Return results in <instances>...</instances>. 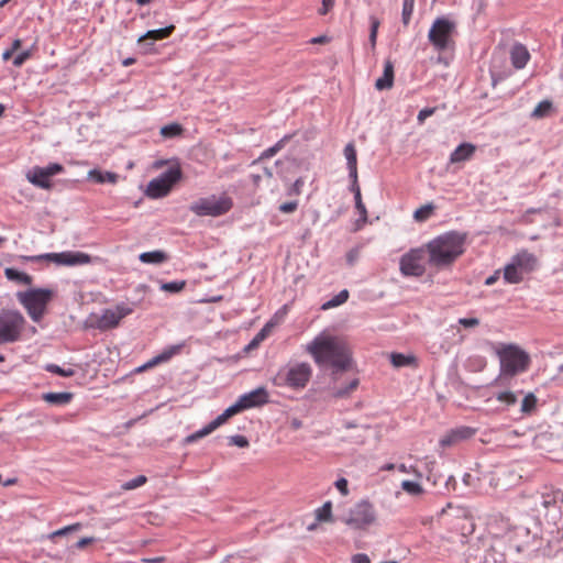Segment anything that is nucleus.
<instances>
[{
  "label": "nucleus",
  "instance_id": "338daca9",
  "mask_svg": "<svg viewBox=\"0 0 563 563\" xmlns=\"http://www.w3.org/2000/svg\"><path fill=\"white\" fill-rule=\"evenodd\" d=\"M135 62H136V59H135V58H133V57H128V58H125V59H123V60H122V65H123L124 67H128V66H131V65L135 64Z\"/></svg>",
  "mask_w": 563,
  "mask_h": 563
},
{
  "label": "nucleus",
  "instance_id": "c9c22d12",
  "mask_svg": "<svg viewBox=\"0 0 563 563\" xmlns=\"http://www.w3.org/2000/svg\"><path fill=\"white\" fill-rule=\"evenodd\" d=\"M347 299H349V291L346 289H343L336 296H334L331 300L323 303L322 309L327 310L330 308L338 307V306L344 303Z\"/></svg>",
  "mask_w": 563,
  "mask_h": 563
},
{
  "label": "nucleus",
  "instance_id": "bb28decb",
  "mask_svg": "<svg viewBox=\"0 0 563 563\" xmlns=\"http://www.w3.org/2000/svg\"><path fill=\"white\" fill-rule=\"evenodd\" d=\"M174 30H175V26L174 25H169V26H166L164 29L147 31L143 36H141L139 38V42L141 43V42H143L145 40H153V41L165 40V38H167V37H169L172 35Z\"/></svg>",
  "mask_w": 563,
  "mask_h": 563
},
{
  "label": "nucleus",
  "instance_id": "4be33fe9",
  "mask_svg": "<svg viewBox=\"0 0 563 563\" xmlns=\"http://www.w3.org/2000/svg\"><path fill=\"white\" fill-rule=\"evenodd\" d=\"M394 85V65L390 60H386L384 64V73L382 77H379L375 87L377 90L390 89Z\"/></svg>",
  "mask_w": 563,
  "mask_h": 563
},
{
  "label": "nucleus",
  "instance_id": "6ab92c4d",
  "mask_svg": "<svg viewBox=\"0 0 563 563\" xmlns=\"http://www.w3.org/2000/svg\"><path fill=\"white\" fill-rule=\"evenodd\" d=\"M476 146L472 143L460 144L450 155V163L456 164L468 161L475 153Z\"/></svg>",
  "mask_w": 563,
  "mask_h": 563
},
{
  "label": "nucleus",
  "instance_id": "7ed1b4c3",
  "mask_svg": "<svg viewBox=\"0 0 563 563\" xmlns=\"http://www.w3.org/2000/svg\"><path fill=\"white\" fill-rule=\"evenodd\" d=\"M269 401V396L265 387H258L247 394L240 396L238 401L227 408L220 416H218L214 420L203 427L201 430L197 431L192 435L188 438V441H195L197 439L203 438L220 426L225 423L231 417L234 415L253 407H261L266 405Z\"/></svg>",
  "mask_w": 563,
  "mask_h": 563
},
{
  "label": "nucleus",
  "instance_id": "c85d7f7f",
  "mask_svg": "<svg viewBox=\"0 0 563 563\" xmlns=\"http://www.w3.org/2000/svg\"><path fill=\"white\" fill-rule=\"evenodd\" d=\"M142 263L161 264L167 261V255L163 251L144 252L139 256Z\"/></svg>",
  "mask_w": 563,
  "mask_h": 563
},
{
  "label": "nucleus",
  "instance_id": "473e14b6",
  "mask_svg": "<svg viewBox=\"0 0 563 563\" xmlns=\"http://www.w3.org/2000/svg\"><path fill=\"white\" fill-rule=\"evenodd\" d=\"M184 129L178 123H170L167 125H164L161 129V135L166 139H172L181 135Z\"/></svg>",
  "mask_w": 563,
  "mask_h": 563
},
{
  "label": "nucleus",
  "instance_id": "79ce46f5",
  "mask_svg": "<svg viewBox=\"0 0 563 563\" xmlns=\"http://www.w3.org/2000/svg\"><path fill=\"white\" fill-rule=\"evenodd\" d=\"M413 7H415L413 1L404 0L401 16H402V23L405 25H408L410 22V19H411L412 12H413Z\"/></svg>",
  "mask_w": 563,
  "mask_h": 563
},
{
  "label": "nucleus",
  "instance_id": "f257e3e1",
  "mask_svg": "<svg viewBox=\"0 0 563 563\" xmlns=\"http://www.w3.org/2000/svg\"><path fill=\"white\" fill-rule=\"evenodd\" d=\"M306 351L312 356L316 364L329 365L333 368V397H349L357 388L358 379L356 377L352 378L346 387L336 385L340 378L339 373L349 369L352 361L351 350L342 338L321 332L306 346Z\"/></svg>",
  "mask_w": 563,
  "mask_h": 563
},
{
  "label": "nucleus",
  "instance_id": "2f4dec72",
  "mask_svg": "<svg viewBox=\"0 0 563 563\" xmlns=\"http://www.w3.org/2000/svg\"><path fill=\"white\" fill-rule=\"evenodd\" d=\"M314 515L319 522H332V503L325 501L321 507L316 509Z\"/></svg>",
  "mask_w": 563,
  "mask_h": 563
},
{
  "label": "nucleus",
  "instance_id": "4468645a",
  "mask_svg": "<svg viewBox=\"0 0 563 563\" xmlns=\"http://www.w3.org/2000/svg\"><path fill=\"white\" fill-rule=\"evenodd\" d=\"M32 261L46 260L54 262L57 265L75 266L86 265L91 263V256L82 252H62V253H47L40 256H34Z\"/></svg>",
  "mask_w": 563,
  "mask_h": 563
},
{
  "label": "nucleus",
  "instance_id": "9d476101",
  "mask_svg": "<svg viewBox=\"0 0 563 563\" xmlns=\"http://www.w3.org/2000/svg\"><path fill=\"white\" fill-rule=\"evenodd\" d=\"M454 30L455 24L452 21L446 18H438L429 30L428 40L438 52H443L453 43Z\"/></svg>",
  "mask_w": 563,
  "mask_h": 563
},
{
  "label": "nucleus",
  "instance_id": "a211bd4d",
  "mask_svg": "<svg viewBox=\"0 0 563 563\" xmlns=\"http://www.w3.org/2000/svg\"><path fill=\"white\" fill-rule=\"evenodd\" d=\"M179 351V347L178 346H172L169 347L168 350H165L164 352H162L159 355L153 357L152 360H150L148 362H146L145 364H143L142 366H139L137 368H135V373H142V372H145L161 363H164V362H167L169 361L175 354H177Z\"/></svg>",
  "mask_w": 563,
  "mask_h": 563
},
{
  "label": "nucleus",
  "instance_id": "052dcab7",
  "mask_svg": "<svg viewBox=\"0 0 563 563\" xmlns=\"http://www.w3.org/2000/svg\"><path fill=\"white\" fill-rule=\"evenodd\" d=\"M352 563H371V560L367 554L357 553L352 556Z\"/></svg>",
  "mask_w": 563,
  "mask_h": 563
},
{
  "label": "nucleus",
  "instance_id": "49530a36",
  "mask_svg": "<svg viewBox=\"0 0 563 563\" xmlns=\"http://www.w3.org/2000/svg\"><path fill=\"white\" fill-rule=\"evenodd\" d=\"M496 399L500 402H505L508 406H512L517 402V396L512 391H501L497 394Z\"/></svg>",
  "mask_w": 563,
  "mask_h": 563
},
{
  "label": "nucleus",
  "instance_id": "09e8293b",
  "mask_svg": "<svg viewBox=\"0 0 563 563\" xmlns=\"http://www.w3.org/2000/svg\"><path fill=\"white\" fill-rule=\"evenodd\" d=\"M398 471L405 474H413L417 478L422 477V473L415 465L407 466L406 464H399L397 466Z\"/></svg>",
  "mask_w": 563,
  "mask_h": 563
},
{
  "label": "nucleus",
  "instance_id": "ddd939ff",
  "mask_svg": "<svg viewBox=\"0 0 563 563\" xmlns=\"http://www.w3.org/2000/svg\"><path fill=\"white\" fill-rule=\"evenodd\" d=\"M64 172V166L58 163H51L46 167L35 166L25 175L26 179L41 189L51 190L53 183L51 177Z\"/></svg>",
  "mask_w": 563,
  "mask_h": 563
},
{
  "label": "nucleus",
  "instance_id": "b1692460",
  "mask_svg": "<svg viewBox=\"0 0 563 563\" xmlns=\"http://www.w3.org/2000/svg\"><path fill=\"white\" fill-rule=\"evenodd\" d=\"M118 178V174L112 172H101L99 169H91L88 172V179L93 180L97 184H115Z\"/></svg>",
  "mask_w": 563,
  "mask_h": 563
},
{
  "label": "nucleus",
  "instance_id": "3c124183",
  "mask_svg": "<svg viewBox=\"0 0 563 563\" xmlns=\"http://www.w3.org/2000/svg\"><path fill=\"white\" fill-rule=\"evenodd\" d=\"M279 211L283 213H292L298 209V201L284 202L279 206Z\"/></svg>",
  "mask_w": 563,
  "mask_h": 563
},
{
  "label": "nucleus",
  "instance_id": "0eeeda50",
  "mask_svg": "<svg viewBox=\"0 0 563 563\" xmlns=\"http://www.w3.org/2000/svg\"><path fill=\"white\" fill-rule=\"evenodd\" d=\"M26 320L18 310H3L0 312V345L14 343L21 340Z\"/></svg>",
  "mask_w": 563,
  "mask_h": 563
},
{
  "label": "nucleus",
  "instance_id": "0e129e2a",
  "mask_svg": "<svg viewBox=\"0 0 563 563\" xmlns=\"http://www.w3.org/2000/svg\"><path fill=\"white\" fill-rule=\"evenodd\" d=\"M21 46H22V41L20 38H15L11 44V47H10L11 52L15 53L16 51H19L21 48Z\"/></svg>",
  "mask_w": 563,
  "mask_h": 563
},
{
  "label": "nucleus",
  "instance_id": "f3484780",
  "mask_svg": "<svg viewBox=\"0 0 563 563\" xmlns=\"http://www.w3.org/2000/svg\"><path fill=\"white\" fill-rule=\"evenodd\" d=\"M511 261L523 273V275L531 273L537 267L538 263L537 257L527 250L519 251L512 256Z\"/></svg>",
  "mask_w": 563,
  "mask_h": 563
},
{
  "label": "nucleus",
  "instance_id": "7c9ffc66",
  "mask_svg": "<svg viewBox=\"0 0 563 563\" xmlns=\"http://www.w3.org/2000/svg\"><path fill=\"white\" fill-rule=\"evenodd\" d=\"M290 139H291V135H285L275 145L266 148L261 154L260 159H268V158L275 156L278 152H280L285 147V145L289 142Z\"/></svg>",
  "mask_w": 563,
  "mask_h": 563
},
{
  "label": "nucleus",
  "instance_id": "c03bdc74",
  "mask_svg": "<svg viewBox=\"0 0 563 563\" xmlns=\"http://www.w3.org/2000/svg\"><path fill=\"white\" fill-rule=\"evenodd\" d=\"M80 529H81V523L77 522V523H74V525H70V526H67V527H64L62 529H58V530L54 531L49 536V538L54 539L55 537L66 536L69 532L78 531Z\"/></svg>",
  "mask_w": 563,
  "mask_h": 563
},
{
  "label": "nucleus",
  "instance_id": "f704fd0d",
  "mask_svg": "<svg viewBox=\"0 0 563 563\" xmlns=\"http://www.w3.org/2000/svg\"><path fill=\"white\" fill-rule=\"evenodd\" d=\"M352 189H353L354 196H355V207L358 210L363 221L365 222L367 220V210L365 208V205L362 201L361 189H360L358 184L357 183H356V185L353 184Z\"/></svg>",
  "mask_w": 563,
  "mask_h": 563
},
{
  "label": "nucleus",
  "instance_id": "a19ab883",
  "mask_svg": "<svg viewBox=\"0 0 563 563\" xmlns=\"http://www.w3.org/2000/svg\"><path fill=\"white\" fill-rule=\"evenodd\" d=\"M186 287L185 280L164 283L161 289L167 292H179Z\"/></svg>",
  "mask_w": 563,
  "mask_h": 563
},
{
  "label": "nucleus",
  "instance_id": "e433bc0d",
  "mask_svg": "<svg viewBox=\"0 0 563 563\" xmlns=\"http://www.w3.org/2000/svg\"><path fill=\"white\" fill-rule=\"evenodd\" d=\"M379 20L375 16L371 18V32H369V44L371 48L374 52L376 48L377 33L379 27Z\"/></svg>",
  "mask_w": 563,
  "mask_h": 563
},
{
  "label": "nucleus",
  "instance_id": "412c9836",
  "mask_svg": "<svg viewBox=\"0 0 563 563\" xmlns=\"http://www.w3.org/2000/svg\"><path fill=\"white\" fill-rule=\"evenodd\" d=\"M344 156L347 162V169H349L350 178L352 179L354 185H356V181H357V155H356V150H355V146L353 143H349L344 147Z\"/></svg>",
  "mask_w": 563,
  "mask_h": 563
},
{
  "label": "nucleus",
  "instance_id": "39448f33",
  "mask_svg": "<svg viewBox=\"0 0 563 563\" xmlns=\"http://www.w3.org/2000/svg\"><path fill=\"white\" fill-rule=\"evenodd\" d=\"M312 377V367L307 362H289L280 367L273 378L277 387H287L291 390L305 389Z\"/></svg>",
  "mask_w": 563,
  "mask_h": 563
},
{
  "label": "nucleus",
  "instance_id": "2eb2a0df",
  "mask_svg": "<svg viewBox=\"0 0 563 563\" xmlns=\"http://www.w3.org/2000/svg\"><path fill=\"white\" fill-rule=\"evenodd\" d=\"M131 312L132 309L125 305H118L114 308L106 309L97 320V328L102 331L113 329L118 327L120 321Z\"/></svg>",
  "mask_w": 563,
  "mask_h": 563
},
{
  "label": "nucleus",
  "instance_id": "69168bd1",
  "mask_svg": "<svg viewBox=\"0 0 563 563\" xmlns=\"http://www.w3.org/2000/svg\"><path fill=\"white\" fill-rule=\"evenodd\" d=\"M13 54L14 52H11V48H8L2 53V59L7 62L12 58Z\"/></svg>",
  "mask_w": 563,
  "mask_h": 563
},
{
  "label": "nucleus",
  "instance_id": "13d9d810",
  "mask_svg": "<svg viewBox=\"0 0 563 563\" xmlns=\"http://www.w3.org/2000/svg\"><path fill=\"white\" fill-rule=\"evenodd\" d=\"M334 5V0H322V5L319 9L320 15H325Z\"/></svg>",
  "mask_w": 563,
  "mask_h": 563
},
{
  "label": "nucleus",
  "instance_id": "680f3d73",
  "mask_svg": "<svg viewBox=\"0 0 563 563\" xmlns=\"http://www.w3.org/2000/svg\"><path fill=\"white\" fill-rule=\"evenodd\" d=\"M499 276H500V271L498 269L492 276L486 278L485 285H487V286L494 285L499 279Z\"/></svg>",
  "mask_w": 563,
  "mask_h": 563
},
{
  "label": "nucleus",
  "instance_id": "c756f323",
  "mask_svg": "<svg viewBox=\"0 0 563 563\" xmlns=\"http://www.w3.org/2000/svg\"><path fill=\"white\" fill-rule=\"evenodd\" d=\"M4 275L9 280H14L23 285H31L33 282L32 276L14 268H5Z\"/></svg>",
  "mask_w": 563,
  "mask_h": 563
},
{
  "label": "nucleus",
  "instance_id": "5701e85b",
  "mask_svg": "<svg viewBox=\"0 0 563 563\" xmlns=\"http://www.w3.org/2000/svg\"><path fill=\"white\" fill-rule=\"evenodd\" d=\"M74 395L71 393H68V391H64V393H45L42 395V399L51 405H55V406H64V405H68L71 399H73Z\"/></svg>",
  "mask_w": 563,
  "mask_h": 563
},
{
  "label": "nucleus",
  "instance_id": "4d7b16f0",
  "mask_svg": "<svg viewBox=\"0 0 563 563\" xmlns=\"http://www.w3.org/2000/svg\"><path fill=\"white\" fill-rule=\"evenodd\" d=\"M303 179L302 178H298L295 180V183L291 185V188H290V191L289 194H294V195H300L301 194V189L303 187Z\"/></svg>",
  "mask_w": 563,
  "mask_h": 563
},
{
  "label": "nucleus",
  "instance_id": "6e6d98bb",
  "mask_svg": "<svg viewBox=\"0 0 563 563\" xmlns=\"http://www.w3.org/2000/svg\"><path fill=\"white\" fill-rule=\"evenodd\" d=\"M273 325H274L273 322H267L264 325V328L256 334V336L254 339V343L264 340L266 338V335L269 333Z\"/></svg>",
  "mask_w": 563,
  "mask_h": 563
},
{
  "label": "nucleus",
  "instance_id": "aec40b11",
  "mask_svg": "<svg viewBox=\"0 0 563 563\" xmlns=\"http://www.w3.org/2000/svg\"><path fill=\"white\" fill-rule=\"evenodd\" d=\"M510 59L515 68L521 69L530 59V54L525 45L516 44L510 51Z\"/></svg>",
  "mask_w": 563,
  "mask_h": 563
},
{
  "label": "nucleus",
  "instance_id": "58836bf2",
  "mask_svg": "<svg viewBox=\"0 0 563 563\" xmlns=\"http://www.w3.org/2000/svg\"><path fill=\"white\" fill-rule=\"evenodd\" d=\"M432 211H433V206H431V205L422 206L415 211L413 218L418 222L426 221L431 216Z\"/></svg>",
  "mask_w": 563,
  "mask_h": 563
},
{
  "label": "nucleus",
  "instance_id": "393cba45",
  "mask_svg": "<svg viewBox=\"0 0 563 563\" xmlns=\"http://www.w3.org/2000/svg\"><path fill=\"white\" fill-rule=\"evenodd\" d=\"M563 499V493L559 489H551L544 492L540 496V506L544 509L555 506L560 500Z\"/></svg>",
  "mask_w": 563,
  "mask_h": 563
},
{
  "label": "nucleus",
  "instance_id": "f8f14e48",
  "mask_svg": "<svg viewBox=\"0 0 563 563\" xmlns=\"http://www.w3.org/2000/svg\"><path fill=\"white\" fill-rule=\"evenodd\" d=\"M181 178V169L177 164L163 173L157 178L152 179L146 188V196L153 199L167 196L173 186Z\"/></svg>",
  "mask_w": 563,
  "mask_h": 563
},
{
  "label": "nucleus",
  "instance_id": "423d86ee",
  "mask_svg": "<svg viewBox=\"0 0 563 563\" xmlns=\"http://www.w3.org/2000/svg\"><path fill=\"white\" fill-rule=\"evenodd\" d=\"M55 290L51 288H30L25 291H18L16 299L26 310L34 322H40L47 313V308L55 297Z\"/></svg>",
  "mask_w": 563,
  "mask_h": 563
},
{
  "label": "nucleus",
  "instance_id": "864d4df0",
  "mask_svg": "<svg viewBox=\"0 0 563 563\" xmlns=\"http://www.w3.org/2000/svg\"><path fill=\"white\" fill-rule=\"evenodd\" d=\"M334 485H335L336 489L343 496L349 495V483H347L346 478H344V477L339 478L338 481H335Z\"/></svg>",
  "mask_w": 563,
  "mask_h": 563
},
{
  "label": "nucleus",
  "instance_id": "1a4fd4ad",
  "mask_svg": "<svg viewBox=\"0 0 563 563\" xmlns=\"http://www.w3.org/2000/svg\"><path fill=\"white\" fill-rule=\"evenodd\" d=\"M233 207V200L227 195L220 197L210 196L200 198L190 206V210L199 217H220L229 212Z\"/></svg>",
  "mask_w": 563,
  "mask_h": 563
},
{
  "label": "nucleus",
  "instance_id": "f03ea898",
  "mask_svg": "<svg viewBox=\"0 0 563 563\" xmlns=\"http://www.w3.org/2000/svg\"><path fill=\"white\" fill-rule=\"evenodd\" d=\"M466 238V233L449 231L426 243L429 267L435 271L451 268L464 254Z\"/></svg>",
  "mask_w": 563,
  "mask_h": 563
},
{
  "label": "nucleus",
  "instance_id": "a18cd8bd",
  "mask_svg": "<svg viewBox=\"0 0 563 563\" xmlns=\"http://www.w3.org/2000/svg\"><path fill=\"white\" fill-rule=\"evenodd\" d=\"M537 405V398L533 394H528L525 396L522 404H521V411L522 412H530Z\"/></svg>",
  "mask_w": 563,
  "mask_h": 563
},
{
  "label": "nucleus",
  "instance_id": "4c0bfd02",
  "mask_svg": "<svg viewBox=\"0 0 563 563\" xmlns=\"http://www.w3.org/2000/svg\"><path fill=\"white\" fill-rule=\"evenodd\" d=\"M45 369L47 372H49V373L59 375L62 377H71V376L75 375V371L74 369H71V368L65 369V368H62L60 366H58L56 364H47L45 366Z\"/></svg>",
  "mask_w": 563,
  "mask_h": 563
},
{
  "label": "nucleus",
  "instance_id": "603ef678",
  "mask_svg": "<svg viewBox=\"0 0 563 563\" xmlns=\"http://www.w3.org/2000/svg\"><path fill=\"white\" fill-rule=\"evenodd\" d=\"M437 111V108H424L419 111L417 120L419 124H422L427 118L433 115Z\"/></svg>",
  "mask_w": 563,
  "mask_h": 563
},
{
  "label": "nucleus",
  "instance_id": "ea45409f",
  "mask_svg": "<svg viewBox=\"0 0 563 563\" xmlns=\"http://www.w3.org/2000/svg\"><path fill=\"white\" fill-rule=\"evenodd\" d=\"M146 482H147L146 476L139 475L135 478H133L129 482H125L121 487L123 490H132V489L143 486Z\"/></svg>",
  "mask_w": 563,
  "mask_h": 563
},
{
  "label": "nucleus",
  "instance_id": "37998d69",
  "mask_svg": "<svg viewBox=\"0 0 563 563\" xmlns=\"http://www.w3.org/2000/svg\"><path fill=\"white\" fill-rule=\"evenodd\" d=\"M552 104L550 101H541L533 110L532 117L534 118H542L547 115L551 109Z\"/></svg>",
  "mask_w": 563,
  "mask_h": 563
},
{
  "label": "nucleus",
  "instance_id": "9b49d317",
  "mask_svg": "<svg viewBox=\"0 0 563 563\" xmlns=\"http://www.w3.org/2000/svg\"><path fill=\"white\" fill-rule=\"evenodd\" d=\"M376 521V511L372 503L361 500L355 504L349 511V516L344 522L353 529L366 530Z\"/></svg>",
  "mask_w": 563,
  "mask_h": 563
},
{
  "label": "nucleus",
  "instance_id": "e2e57ef3",
  "mask_svg": "<svg viewBox=\"0 0 563 563\" xmlns=\"http://www.w3.org/2000/svg\"><path fill=\"white\" fill-rule=\"evenodd\" d=\"M329 40L327 36L324 35H321V36H318V37H313L310 40V43L312 44H324L327 43Z\"/></svg>",
  "mask_w": 563,
  "mask_h": 563
},
{
  "label": "nucleus",
  "instance_id": "8fccbe9b",
  "mask_svg": "<svg viewBox=\"0 0 563 563\" xmlns=\"http://www.w3.org/2000/svg\"><path fill=\"white\" fill-rule=\"evenodd\" d=\"M229 444L239 448H247L250 443L244 435H232L229 438Z\"/></svg>",
  "mask_w": 563,
  "mask_h": 563
},
{
  "label": "nucleus",
  "instance_id": "dca6fc26",
  "mask_svg": "<svg viewBox=\"0 0 563 563\" xmlns=\"http://www.w3.org/2000/svg\"><path fill=\"white\" fill-rule=\"evenodd\" d=\"M476 433V430L462 426L446 432L439 441L440 446L450 448L459 444L462 441L471 439Z\"/></svg>",
  "mask_w": 563,
  "mask_h": 563
},
{
  "label": "nucleus",
  "instance_id": "6e6552de",
  "mask_svg": "<svg viewBox=\"0 0 563 563\" xmlns=\"http://www.w3.org/2000/svg\"><path fill=\"white\" fill-rule=\"evenodd\" d=\"M428 265V253L424 244L406 252L399 261V271L405 277H421Z\"/></svg>",
  "mask_w": 563,
  "mask_h": 563
},
{
  "label": "nucleus",
  "instance_id": "72a5a7b5",
  "mask_svg": "<svg viewBox=\"0 0 563 563\" xmlns=\"http://www.w3.org/2000/svg\"><path fill=\"white\" fill-rule=\"evenodd\" d=\"M401 489L411 496H420L424 493L421 484L411 481H402Z\"/></svg>",
  "mask_w": 563,
  "mask_h": 563
},
{
  "label": "nucleus",
  "instance_id": "a878e982",
  "mask_svg": "<svg viewBox=\"0 0 563 563\" xmlns=\"http://www.w3.org/2000/svg\"><path fill=\"white\" fill-rule=\"evenodd\" d=\"M504 279L508 284H519L523 280V273L511 261L503 271Z\"/></svg>",
  "mask_w": 563,
  "mask_h": 563
},
{
  "label": "nucleus",
  "instance_id": "bf43d9fd",
  "mask_svg": "<svg viewBox=\"0 0 563 563\" xmlns=\"http://www.w3.org/2000/svg\"><path fill=\"white\" fill-rule=\"evenodd\" d=\"M96 541V539L93 537H86V538H81L76 544V549L78 550H82L85 549L87 545L93 543Z\"/></svg>",
  "mask_w": 563,
  "mask_h": 563
},
{
  "label": "nucleus",
  "instance_id": "774afa93",
  "mask_svg": "<svg viewBox=\"0 0 563 563\" xmlns=\"http://www.w3.org/2000/svg\"><path fill=\"white\" fill-rule=\"evenodd\" d=\"M395 464L393 463H388V464H385L380 467V471H387V472H390V471H394L395 470Z\"/></svg>",
  "mask_w": 563,
  "mask_h": 563
},
{
  "label": "nucleus",
  "instance_id": "5fc2aeb1",
  "mask_svg": "<svg viewBox=\"0 0 563 563\" xmlns=\"http://www.w3.org/2000/svg\"><path fill=\"white\" fill-rule=\"evenodd\" d=\"M459 324H461L464 328H475L479 325V319L477 318H460Z\"/></svg>",
  "mask_w": 563,
  "mask_h": 563
},
{
  "label": "nucleus",
  "instance_id": "de8ad7c7",
  "mask_svg": "<svg viewBox=\"0 0 563 563\" xmlns=\"http://www.w3.org/2000/svg\"><path fill=\"white\" fill-rule=\"evenodd\" d=\"M32 56V51L31 49H26V51H23L21 53H19L14 58H13V65L15 67H21L29 58H31Z\"/></svg>",
  "mask_w": 563,
  "mask_h": 563
},
{
  "label": "nucleus",
  "instance_id": "20e7f679",
  "mask_svg": "<svg viewBox=\"0 0 563 563\" xmlns=\"http://www.w3.org/2000/svg\"><path fill=\"white\" fill-rule=\"evenodd\" d=\"M499 358V379L525 373L531 363L530 355L515 343H499L495 346Z\"/></svg>",
  "mask_w": 563,
  "mask_h": 563
},
{
  "label": "nucleus",
  "instance_id": "cd10ccee",
  "mask_svg": "<svg viewBox=\"0 0 563 563\" xmlns=\"http://www.w3.org/2000/svg\"><path fill=\"white\" fill-rule=\"evenodd\" d=\"M390 362L394 367H405V366H412L417 367L418 362L417 358L413 355H405L401 353H391L390 354Z\"/></svg>",
  "mask_w": 563,
  "mask_h": 563
}]
</instances>
